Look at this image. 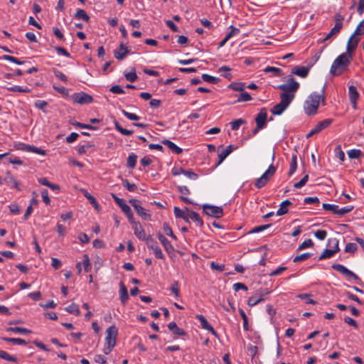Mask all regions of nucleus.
Instances as JSON below:
<instances>
[{"label": "nucleus", "mask_w": 364, "mask_h": 364, "mask_svg": "<svg viewBox=\"0 0 364 364\" xmlns=\"http://www.w3.org/2000/svg\"><path fill=\"white\" fill-rule=\"evenodd\" d=\"M275 88L282 91L279 95L281 101L271 109V112L274 115H280L294 99L296 92L299 88V83L290 75L288 77L287 83L279 85Z\"/></svg>", "instance_id": "nucleus-1"}, {"label": "nucleus", "mask_w": 364, "mask_h": 364, "mask_svg": "<svg viewBox=\"0 0 364 364\" xmlns=\"http://www.w3.org/2000/svg\"><path fill=\"white\" fill-rule=\"evenodd\" d=\"M352 55L350 53H344L338 55L331 65L330 73L335 76L341 75L347 69L350 63Z\"/></svg>", "instance_id": "nucleus-2"}, {"label": "nucleus", "mask_w": 364, "mask_h": 364, "mask_svg": "<svg viewBox=\"0 0 364 364\" xmlns=\"http://www.w3.org/2000/svg\"><path fill=\"white\" fill-rule=\"evenodd\" d=\"M320 101L324 103L325 98L323 94L311 93L304 103V110L308 115H314L317 112Z\"/></svg>", "instance_id": "nucleus-3"}, {"label": "nucleus", "mask_w": 364, "mask_h": 364, "mask_svg": "<svg viewBox=\"0 0 364 364\" xmlns=\"http://www.w3.org/2000/svg\"><path fill=\"white\" fill-rule=\"evenodd\" d=\"M118 330L115 326H111L106 330L105 345L104 353L108 354L116 345Z\"/></svg>", "instance_id": "nucleus-4"}, {"label": "nucleus", "mask_w": 364, "mask_h": 364, "mask_svg": "<svg viewBox=\"0 0 364 364\" xmlns=\"http://www.w3.org/2000/svg\"><path fill=\"white\" fill-rule=\"evenodd\" d=\"M276 170L277 168L274 165L271 164L266 170V171L256 180L255 186L257 188H263L268 183L270 178L274 175Z\"/></svg>", "instance_id": "nucleus-5"}, {"label": "nucleus", "mask_w": 364, "mask_h": 364, "mask_svg": "<svg viewBox=\"0 0 364 364\" xmlns=\"http://www.w3.org/2000/svg\"><path fill=\"white\" fill-rule=\"evenodd\" d=\"M270 291L267 289L260 288L257 290L255 294L250 296L247 300V304L250 306H253L257 305V304L263 301L266 299V296L270 294Z\"/></svg>", "instance_id": "nucleus-6"}, {"label": "nucleus", "mask_w": 364, "mask_h": 364, "mask_svg": "<svg viewBox=\"0 0 364 364\" xmlns=\"http://www.w3.org/2000/svg\"><path fill=\"white\" fill-rule=\"evenodd\" d=\"M328 245L331 244L333 245V249L329 250V249H325L323 252L321 253V255L319 256L318 259L322 260L327 258L332 257L336 253L339 252L340 248L338 246V240L336 238H331L328 239Z\"/></svg>", "instance_id": "nucleus-7"}, {"label": "nucleus", "mask_w": 364, "mask_h": 364, "mask_svg": "<svg viewBox=\"0 0 364 364\" xmlns=\"http://www.w3.org/2000/svg\"><path fill=\"white\" fill-rule=\"evenodd\" d=\"M203 212L208 216L220 218L223 215V210L221 207L204 204L203 205Z\"/></svg>", "instance_id": "nucleus-8"}, {"label": "nucleus", "mask_w": 364, "mask_h": 364, "mask_svg": "<svg viewBox=\"0 0 364 364\" xmlns=\"http://www.w3.org/2000/svg\"><path fill=\"white\" fill-rule=\"evenodd\" d=\"M129 203L134 207L137 215L145 220H151V215L147 213V210L141 205L139 200L136 199H130Z\"/></svg>", "instance_id": "nucleus-9"}, {"label": "nucleus", "mask_w": 364, "mask_h": 364, "mask_svg": "<svg viewBox=\"0 0 364 364\" xmlns=\"http://www.w3.org/2000/svg\"><path fill=\"white\" fill-rule=\"evenodd\" d=\"M331 268L341 274H342L344 277L348 279H353L356 282L360 281L359 277L355 274L354 272L346 268L345 266L341 264H333L331 266Z\"/></svg>", "instance_id": "nucleus-10"}, {"label": "nucleus", "mask_w": 364, "mask_h": 364, "mask_svg": "<svg viewBox=\"0 0 364 364\" xmlns=\"http://www.w3.org/2000/svg\"><path fill=\"white\" fill-rule=\"evenodd\" d=\"M145 242L147 247L153 250L154 254L156 258L161 259L165 258L164 253L157 245V242L152 237L151 235L147 236V239Z\"/></svg>", "instance_id": "nucleus-11"}, {"label": "nucleus", "mask_w": 364, "mask_h": 364, "mask_svg": "<svg viewBox=\"0 0 364 364\" xmlns=\"http://www.w3.org/2000/svg\"><path fill=\"white\" fill-rule=\"evenodd\" d=\"M72 99L74 102L80 105H87L93 102V97L84 92L74 93Z\"/></svg>", "instance_id": "nucleus-12"}, {"label": "nucleus", "mask_w": 364, "mask_h": 364, "mask_svg": "<svg viewBox=\"0 0 364 364\" xmlns=\"http://www.w3.org/2000/svg\"><path fill=\"white\" fill-rule=\"evenodd\" d=\"M333 122L332 119H326L319 122L314 128H313L306 135V138H309L313 135L321 132L323 129L327 128Z\"/></svg>", "instance_id": "nucleus-13"}, {"label": "nucleus", "mask_w": 364, "mask_h": 364, "mask_svg": "<svg viewBox=\"0 0 364 364\" xmlns=\"http://www.w3.org/2000/svg\"><path fill=\"white\" fill-rule=\"evenodd\" d=\"M267 112L266 108H262L257 114L255 120L256 125L259 128H264L267 125Z\"/></svg>", "instance_id": "nucleus-14"}, {"label": "nucleus", "mask_w": 364, "mask_h": 364, "mask_svg": "<svg viewBox=\"0 0 364 364\" xmlns=\"http://www.w3.org/2000/svg\"><path fill=\"white\" fill-rule=\"evenodd\" d=\"M132 225V228L134 230V233L136 237L140 240L146 241L147 239V236L146 235L145 231L142 228L141 225L139 222L134 220V223H130Z\"/></svg>", "instance_id": "nucleus-15"}, {"label": "nucleus", "mask_w": 364, "mask_h": 364, "mask_svg": "<svg viewBox=\"0 0 364 364\" xmlns=\"http://www.w3.org/2000/svg\"><path fill=\"white\" fill-rule=\"evenodd\" d=\"M196 318L200 321V326L203 328L210 331L213 336L218 337L217 332L214 330L213 326L209 324L205 317L201 314L196 315Z\"/></svg>", "instance_id": "nucleus-16"}, {"label": "nucleus", "mask_w": 364, "mask_h": 364, "mask_svg": "<svg viewBox=\"0 0 364 364\" xmlns=\"http://www.w3.org/2000/svg\"><path fill=\"white\" fill-rule=\"evenodd\" d=\"M348 95L353 107L355 109L357 108V100L359 97V93L357 90V88L354 85L349 86Z\"/></svg>", "instance_id": "nucleus-17"}, {"label": "nucleus", "mask_w": 364, "mask_h": 364, "mask_svg": "<svg viewBox=\"0 0 364 364\" xmlns=\"http://www.w3.org/2000/svg\"><path fill=\"white\" fill-rule=\"evenodd\" d=\"M359 41L360 38L358 37V36L354 35V33H353V35L348 39L347 43V52L350 53L351 52L354 51L356 49Z\"/></svg>", "instance_id": "nucleus-18"}, {"label": "nucleus", "mask_w": 364, "mask_h": 364, "mask_svg": "<svg viewBox=\"0 0 364 364\" xmlns=\"http://www.w3.org/2000/svg\"><path fill=\"white\" fill-rule=\"evenodd\" d=\"M157 237L168 254H171L174 251L173 245L164 235H162L161 232H159L157 234Z\"/></svg>", "instance_id": "nucleus-19"}, {"label": "nucleus", "mask_w": 364, "mask_h": 364, "mask_svg": "<svg viewBox=\"0 0 364 364\" xmlns=\"http://www.w3.org/2000/svg\"><path fill=\"white\" fill-rule=\"evenodd\" d=\"M309 70L310 68L309 67L295 66L292 69L291 73L298 75L301 77H306L308 75Z\"/></svg>", "instance_id": "nucleus-20"}, {"label": "nucleus", "mask_w": 364, "mask_h": 364, "mask_svg": "<svg viewBox=\"0 0 364 364\" xmlns=\"http://www.w3.org/2000/svg\"><path fill=\"white\" fill-rule=\"evenodd\" d=\"M129 53V50L123 43L119 45V50L114 51V57L117 60H122Z\"/></svg>", "instance_id": "nucleus-21"}, {"label": "nucleus", "mask_w": 364, "mask_h": 364, "mask_svg": "<svg viewBox=\"0 0 364 364\" xmlns=\"http://www.w3.org/2000/svg\"><path fill=\"white\" fill-rule=\"evenodd\" d=\"M168 329L172 332L174 335L176 336H186V332L183 330L182 328H180L176 322H171L167 326Z\"/></svg>", "instance_id": "nucleus-22"}, {"label": "nucleus", "mask_w": 364, "mask_h": 364, "mask_svg": "<svg viewBox=\"0 0 364 364\" xmlns=\"http://www.w3.org/2000/svg\"><path fill=\"white\" fill-rule=\"evenodd\" d=\"M8 185H12L13 187L18 191H20L19 185L18 181L15 179L13 175L10 171H7L6 173V177L4 180Z\"/></svg>", "instance_id": "nucleus-23"}, {"label": "nucleus", "mask_w": 364, "mask_h": 364, "mask_svg": "<svg viewBox=\"0 0 364 364\" xmlns=\"http://www.w3.org/2000/svg\"><path fill=\"white\" fill-rule=\"evenodd\" d=\"M161 143L166 146H167L172 152L176 154H181L183 152V149L176 145L173 142L171 141L168 139H164L161 141Z\"/></svg>", "instance_id": "nucleus-24"}, {"label": "nucleus", "mask_w": 364, "mask_h": 364, "mask_svg": "<svg viewBox=\"0 0 364 364\" xmlns=\"http://www.w3.org/2000/svg\"><path fill=\"white\" fill-rule=\"evenodd\" d=\"M119 287H120V289H119L120 300H121L122 303L123 304H124L129 299V294L127 292V289L122 282H120Z\"/></svg>", "instance_id": "nucleus-25"}, {"label": "nucleus", "mask_w": 364, "mask_h": 364, "mask_svg": "<svg viewBox=\"0 0 364 364\" xmlns=\"http://www.w3.org/2000/svg\"><path fill=\"white\" fill-rule=\"evenodd\" d=\"M189 217L197 226L202 227L203 225V221L198 213L191 210L189 211Z\"/></svg>", "instance_id": "nucleus-26"}, {"label": "nucleus", "mask_w": 364, "mask_h": 364, "mask_svg": "<svg viewBox=\"0 0 364 364\" xmlns=\"http://www.w3.org/2000/svg\"><path fill=\"white\" fill-rule=\"evenodd\" d=\"M291 205V202L289 200H284L279 205V208L277 211V215H283L288 212L287 207Z\"/></svg>", "instance_id": "nucleus-27"}, {"label": "nucleus", "mask_w": 364, "mask_h": 364, "mask_svg": "<svg viewBox=\"0 0 364 364\" xmlns=\"http://www.w3.org/2000/svg\"><path fill=\"white\" fill-rule=\"evenodd\" d=\"M80 192L84 195V196L90 201V203L95 208H98L99 204L96 200V198L92 196L88 191L85 188H81Z\"/></svg>", "instance_id": "nucleus-28"}, {"label": "nucleus", "mask_w": 364, "mask_h": 364, "mask_svg": "<svg viewBox=\"0 0 364 364\" xmlns=\"http://www.w3.org/2000/svg\"><path fill=\"white\" fill-rule=\"evenodd\" d=\"M120 208L125 213L130 223H134V220H135V219L134 218V215L130 207L127 204L124 203V205H121Z\"/></svg>", "instance_id": "nucleus-29"}, {"label": "nucleus", "mask_w": 364, "mask_h": 364, "mask_svg": "<svg viewBox=\"0 0 364 364\" xmlns=\"http://www.w3.org/2000/svg\"><path fill=\"white\" fill-rule=\"evenodd\" d=\"M74 17L77 19H82L85 22L90 21V16L87 14V13L81 9H77L76 13L74 15Z\"/></svg>", "instance_id": "nucleus-30"}, {"label": "nucleus", "mask_w": 364, "mask_h": 364, "mask_svg": "<svg viewBox=\"0 0 364 364\" xmlns=\"http://www.w3.org/2000/svg\"><path fill=\"white\" fill-rule=\"evenodd\" d=\"M297 168V156L296 154H293L291 156V160L290 163V168L288 172V175L289 176H292Z\"/></svg>", "instance_id": "nucleus-31"}, {"label": "nucleus", "mask_w": 364, "mask_h": 364, "mask_svg": "<svg viewBox=\"0 0 364 364\" xmlns=\"http://www.w3.org/2000/svg\"><path fill=\"white\" fill-rule=\"evenodd\" d=\"M137 156L134 153H131L127 159V166L130 168H134L136 164Z\"/></svg>", "instance_id": "nucleus-32"}, {"label": "nucleus", "mask_w": 364, "mask_h": 364, "mask_svg": "<svg viewBox=\"0 0 364 364\" xmlns=\"http://www.w3.org/2000/svg\"><path fill=\"white\" fill-rule=\"evenodd\" d=\"M65 311L69 314L80 316V311L77 304L73 303L65 308Z\"/></svg>", "instance_id": "nucleus-33"}, {"label": "nucleus", "mask_w": 364, "mask_h": 364, "mask_svg": "<svg viewBox=\"0 0 364 364\" xmlns=\"http://www.w3.org/2000/svg\"><path fill=\"white\" fill-rule=\"evenodd\" d=\"M25 149L27 152H32L42 156H45L46 154V151L45 150L33 145H30V146H26Z\"/></svg>", "instance_id": "nucleus-34"}, {"label": "nucleus", "mask_w": 364, "mask_h": 364, "mask_svg": "<svg viewBox=\"0 0 364 364\" xmlns=\"http://www.w3.org/2000/svg\"><path fill=\"white\" fill-rule=\"evenodd\" d=\"M1 339L6 342L16 344V345L25 346L27 343V342L25 340H23L22 338H19L3 337V338H1Z\"/></svg>", "instance_id": "nucleus-35"}, {"label": "nucleus", "mask_w": 364, "mask_h": 364, "mask_svg": "<svg viewBox=\"0 0 364 364\" xmlns=\"http://www.w3.org/2000/svg\"><path fill=\"white\" fill-rule=\"evenodd\" d=\"M333 19L336 23L334 27L341 31L343 28V21L344 19L343 16H342L340 13H336L333 16Z\"/></svg>", "instance_id": "nucleus-36"}, {"label": "nucleus", "mask_w": 364, "mask_h": 364, "mask_svg": "<svg viewBox=\"0 0 364 364\" xmlns=\"http://www.w3.org/2000/svg\"><path fill=\"white\" fill-rule=\"evenodd\" d=\"M114 127L116 129L123 135L130 136L133 134L132 130L123 128L118 122H114Z\"/></svg>", "instance_id": "nucleus-37"}, {"label": "nucleus", "mask_w": 364, "mask_h": 364, "mask_svg": "<svg viewBox=\"0 0 364 364\" xmlns=\"http://www.w3.org/2000/svg\"><path fill=\"white\" fill-rule=\"evenodd\" d=\"M6 90L9 91H11V92H26V93L31 92V90L29 88H28L27 87H22L18 85H14L12 87H6Z\"/></svg>", "instance_id": "nucleus-38"}, {"label": "nucleus", "mask_w": 364, "mask_h": 364, "mask_svg": "<svg viewBox=\"0 0 364 364\" xmlns=\"http://www.w3.org/2000/svg\"><path fill=\"white\" fill-rule=\"evenodd\" d=\"M230 154L228 151H227L225 149H223L221 151H218V161L216 163L215 166H219L222 162L225 159V158Z\"/></svg>", "instance_id": "nucleus-39"}, {"label": "nucleus", "mask_w": 364, "mask_h": 364, "mask_svg": "<svg viewBox=\"0 0 364 364\" xmlns=\"http://www.w3.org/2000/svg\"><path fill=\"white\" fill-rule=\"evenodd\" d=\"M6 331L14 332V333H20L23 334L30 333L31 331L23 327H9L7 328Z\"/></svg>", "instance_id": "nucleus-40"}, {"label": "nucleus", "mask_w": 364, "mask_h": 364, "mask_svg": "<svg viewBox=\"0 0 364 364\" xmlns=\"http://www.w3.org/2000/svg\"><path fill=\"white\" fill-rule=\"evenodd\" d=\"M203 81L212 83V84H217L219 82V78L216 77L211 76L208 74H203L201 76Z\"/></svg>", "instance_id": "nucleus-41"}, {"label": "nucleus", "mask_w": 364, "mask_h": 364, "mask_svg": "<svg viewBox=\"0 0 364 364\" xmlns=\"http://www.w3.org/2000/svg\"><path fill=\"white\" fill-rule=\"evenodd\" d=\"M0 358L4 360H6L7 361H11V362H17L18 361L17 358L9 355L8 353H6L4 350H0Z\"/></svg>", "instance_id": "nucleus-42"}, {"label": "nucleus", "mask_w": 364, "mask_h": 364, "mask_svg": "<svg viewBox=\"0 0 364 364\" xmlns=\"http://www.w3.org/2000/svg\"><path fill=\"white\" fill-rule=\"evenodd\" d=\"M73 126L76 127H80V128H83V129H90V130H96L97 129V127H94L91 124H83V123H81V122H70Z\"/></svg>", "instance_id": "nucleus-43"}, {"label": "nucleus", "mask_w": 364, "mask_h": 364, "mask_svg": "<svg viewBox=\"0 0 364 364\" xmlns=\"http://www.w3.org/2000/svg\"><path fill=\"white\" fill-rule=\"evenodd\" d=\"M271 226H272V224H267V225H259V226L255 227L254 228L251 229L248 232V234H253V233H257V232H262L264 230H267V228H269Z\"/></svg>", "instance_id": "nucleus-44"}, {"label": "nucleus", "mask_w": 364, "mask_h": 364, "mask_svg": "<svg viewBox=\"0 0 364 364\" xmlns=\"http://www.w3.org/2000/svg\"><path fill=\"white\" fill-rule=\"evenodd\" d=\"M347 154L350 159H358L363 154L360 149H350L347 151Z\"/></svg>", "instance_id": "nucleus-45"}, {"label": "nucleus", "mask_w": 364, "mask_h": 364, "mask_svg": "<svg viewBox=\"0 0 364 364\" xmlns=\"http://www.w3.org/2000/svg\"><path fill=\"white\" fill-rule=\"evenodd\" d=\"M94 145L91 143H87L86 144L79 146L77 149V153L80 155L85 154L89 149L93 148Z\"/></svg>", "instance_id": "nucleus-46"}, {"label": "nucleus", "mask_w": 364, "mask_h": 364, "mask_svg": "<svg viewBox=\"0 0 364 364\" xmlns=\"http://www.w3.org/2000/svg\"><path fill=\"white\" fill-rule=\"evenodd\" d=\"M163 230H164V232L168 235V236H170L171 237H172L173 239L176 240V236L174 235V233L173 232V230L171 229V228L168 225V223H164L163 224Z\"/></svg>", "instance_id": "nucleus-47"}, {"label": "nucleus", "mask_w": 364, "mask_h": 364, "mask_svg": "<svg viewBox=\"0 0 364 364\" xmlns=\"http://www.w3.org/2000/svg\"><path fill=\"white\" fill-rule=\"evenodd\" d=\"M122 184L130 192L137 190V186L135 183H130L127 179H122Z\"/></svg>", "instance_id": "nucleus-48"}, {"label": "nucleus", "mask_w": 364, "mask_h": 364, "mask_svg": "<svg viewBox=\"0 0 364 364\" xmlns=\"http://www.w3.org/2000/svg\"><path fill=\"white\" fill-rule=\"evenodd\" d=\"M246 123V121L243 119H237L230 122L231 129L232 130H237L242 124Z\"/></svg>", "instance_id": "nucleus-49"}, {"label": "nucleus", "mask_w": 364, "mask_h": 364, "mask_svg": "<svg viewBox=\"0 0 364 364\" xmlns=\"http://www.w3.org/2000/svg\"><path fill=\"white\" fill-rule=\"evenodd\" d=\"M132 72H129L128 73H125L124 76H125V78L127 80L131 82H135L138 77H137V75L136 73V71H135V69L134 68H132Z\"/></svg>", "instance_id": "nucleus-50"}, {"label": "nucleus", "mask_w": 364, "mask_h": 364, "mask_svg": "<svg viewBox=\"0 0 364 364\" xmlns=\"http://www.w3.org/2000/svg\"><path fill=\"white\" fill-rule=\"evenodd\" d=\"M264 71L265 73H274L277 76H281L283 74V71L280 68L271 66L267 67Z\"/></svg>", "instance_id": "nucleus-51"}, {"label": "nucleus", "mask_w": 364, "mask_h": 364, "mask_svg": "<svg viewBox=\"0 0 364 364\" xmlns=\"http://www.w3.org/2000/svg\"><path fill=\"white\" fill-rule=\"evenodd\" d=\"M323 208L326 210L332 211L335 214H338V205H337L323 203Z\"/></svg>", "instance_id": "nucleus-52"}, {"label": "nucleus", "mask_w": 364, "mask_h": 364, "mask_svg": "<svg viewBox=\"0 0 364 364\" xmlns=\"http://www.w3.org/2000/svg\"><path fill=\"white\" fill-rule=\"evenodd\" d=\"M311 256V253H309V252H306V253H303L300 255H297L296 256L294 259H293V262H300L301 261H304V260H306L307 259H309L310 257Z\"/></svg>", "instance_id": "nucleus-53"}, {"label": "nucleus", "mask_w": 364, "mask_h": 364, "mask_svg": "<svg viewBox=\"0 0 364 364\" xmlns=\"http://www.w3.org/2000/svg\"><path fill=\"white\" fill-rule=\"evenodd\" d=\"M230 87L235 91L242 92L245 89V84L242 82H233L230 85Z\"/></svg>", "instance_id": "nucleus-54"}, {"label": "nucleus", "mask_w": 364, "mask_h": 364, "mask_svg": "<svg viewBox=\"0 0 364 364\" xmlns=\"http://www.w3.org/2000/svg\"><path fill=\"white\" fill-rule=\"evenodd\" d=\"M251 100H252V97H251L250 95L247 92L242 91L240 94L237 101V102H247Z\"/></svg>", "instance_id": "nucleus-55"}, {"label": "nucleus", "mask_w": 364, "mask_h": 364, "mask_svg": "<svg viewBox=\"0 0 364 364\" xmlns=\"http://www.w3.org/2000/svg\"><path fill=\"white\" fill-rule=\"evenodd\" d=\"M358 249V246L355 243L349 242L346 244L345 247V252L349 253H354Z\"/></svg>", "instance_id": "nucleus-56"}, {"label": "nucleus", "mask_w": 364, "mask_h": 364, "mask_svg": "<svg viewBox=\"0 0 364 364\" xmlns=\"http://www.w3.org/2000/svg\"><path fill=\"white\" fill-rule=\"evenodd\" d=\"M182 173L191 180H196L198 178V174L192 171L191 170L183 169Z\"/></svg>", "instance_id": "nucleus-57"}, {"label": "nucleus", "mask_w": 364, "mask_h": 364, "mask_svg": "<svg viewBox=\"0 0 364 364\" xmlns=\"http://www.w3.org/2000/svg\"><path fill=\"white\" fill-rule=\"evenodd\" d=\"M353 33L356 36L364 34V19L358 25Z\"/></svg>", "instance_id": "nucleus-58"}, {"label": "nucleus", "mask_w": 364, "mask_h": 364, "mask_svg": "<svg viewBox=\"0 0 364 364\" xmlns=\"http://www.w3.org/2000/svg\"><path fill=\"white\" fill-rule=\"evenodd\" d=\"M335 154H336L337 157L340 159V161H343L345 160V154L342 151L341 145H338L335 148Z\"/></svg>", "instance_id": "nucleus-59"}, {"label": "nucleus", "mask_w": 364, "mask_h": 364, "mask_svg": "<svg viewBox=\"0 0 364 364\" xmlns=\"http://www.w3.org/2000/svg\"><path fill=\"white\" fill-rule=\"evenodd\" d=\"M83 264L85 271L89 272L91 269V264L87 255H84L83 256Z\"/></svg>", "instance_id": "nucleus-60"}, {"label": "nucleus", "mask_w": 364, "mask_h": 364, "mask_svg": "<svg viewBox=\"0 0 364 364\" xmlns=\"http://www.w3.org/2000/svg\"><path fill=\"white\" fill-rule=\"evenodd\" d=\"M314 245V242L311 239L305 240L298 247V250H301Z\"/></svg>", "instance_id": "nucleus-61"}, {"label": "nucleus", "mask_w": 364, "mask_h": 364, "mask_svg": "<svg viewBox=\"0 0 364 364\" xmlns=\"http://www.w3.org/2000/svg\"><path fill=\"white\" fill-rule=\"evenodd\" d=\"M308 180H309V175L306 174L299 182L294 183V187L296 188H301L304 186H305V184L308 181Z\"/></svg>", "instance_id": "nucleus-62"}, {"label": "nucleus", "mask_w": 364, "mask_h": 364, "mask_svg": "<svg viewBox=\"0 0 364 364\" xmlns=\"http://www.w3.org/2000/svg\"><path fill=\"white\" fill-rule=\"evenodd\" d=\"M314 235L320 240H323L327 236V232L324 230H318L314 232Z\"/></svg>", "instance_id": "nucleus-63"}, {"label": "nucleus", "mask_w": 364, "mask_h": 364, "mask_svg": "<svg viewBox=\"0 0 364 364\" xmlns=\"http://www.w3.org/2000/svg\"><path fill=\"white\" fill-rule=\"evenodd\" d=\"M171 291L174 294L176 297H178L180 295L179 289H178V282L174 281L170 287Z\"/></svg>", "instance_id": "nucleus-64"}]
</instances>
